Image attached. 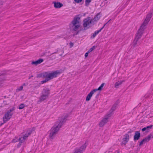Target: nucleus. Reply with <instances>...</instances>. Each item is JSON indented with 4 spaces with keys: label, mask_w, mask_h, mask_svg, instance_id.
<instances>
[{
    "label": "nucleus",
    "mask_w": 153,
    "mask_h": 153,
    "mask_svg": "<svg viewBox=\"0 0 153 153\" xmlns=\"http://www.w3.org/2000/svg\"><path fill=\"white\" fill-rule=\"evenodd\" d=\"M105 1H106L107 0H105Z\"/></svg>",
    "instance_id": "obj_40"
},
{
    "label": "nucleus",
    "mask_w": 153,
    "mask_h": 153,
    "mask_svg": "<svg viewBox=\"0 0 153 153\" xmlns=\"http://www.w3.org/2000/svg\"><path fill=\"white\" fill-rule=\"evenodd\" d=\"M45 78H46V79L45 80L42 81H41V83L42 84H43V83L48 82L49 80H48V78H47V77H45Z\"/></svg>",
    "instance_id": "obj_31"
},
{
    "label": "nucleus",
    "mask_w": 153,
    "mask_h": 153,
    "mask_svg": "<svg viewBox=\"0 0 153 153\" xmlns=\"http://www.w3.org/2000/svg\"><path fill=\"white\" fill-rule=\"evenodd\" d=\"M112 114L110 112L107 113L104 117V118L105 119L108 121V119L111 116Z\"/></svg>",
    "instance_id": "obj_22"
},
{
    "label": "nucleus",
    "mask_w": 153,
    "mask_h": 153,
    "mask_svg": "<svg viewBox=\"0 0 153 153\" xmlns=\"http://www.w3.org/2000/svg\"><path fill=\"white\" fill-rule=\"evenodd\" d=\"M140 134L139 132L138 131H136L134 136V140L136 141L139 140L140 137Z\"/></svg>",
    "instance_id": "obj_15"
},
{
    "label": "nucleus",
    "mask_w": 153,
    "mask_h": 153,
    "mask_svg": "<svg viewBox=\"0 0 153 153\" xmlns=\"http://www.w3.org/2000/svg\"><path fill=\"white\" fill-rule=\"evenodd\" d=\"M96 36V35H95V34L94 33L93 34V36H91V38H94Z\"/></svg>",
    "instance_id": "obj_39"
},
{
    "label": "nucleus",
    "mask_w": 153,
    "mask_h": 153,
    "mask_svg": "<svg viewBox=\"0 0 153 153\" xmlns=\"http://www.w3.org/2000/svg\"><path fill=\"white\" fill-rule=\"evenodd\" d=\"M86 147L85 143L82 145L79 148L76 149H75L74 153H81V152L85 150Z\"/></svg>",
    "instance_id": "obj_8"
},
{
    "label": "nucleus",
    "mask_w": 153,
    "mask_h": 153,
    "mask_svg": "<svg viewBox=\"0 0 153 153\" xmlns=\"http://www.w3.org/2000/svg\"><path fill=\"white\" fill-rule=\"evenodd\" d=\"M19 140V139L17 138H16L13 140L12 142L13 143H15L17 141Z\"/></svg>",
    "instance_id": "obj_35"
},
{
    "label": "nucleus",
    "mask_w": 153,
    "mask_h": 153,
    "mask_svg": "<svg viewBox=\"0 0 153 153\" xmlns=\"http://www.w3.org/2000/svg\"><path fill=\"white\" fill-rule=\"evenodd\" d=\"M25 107V105L23 104H20L19 107V109H21Z\"/></svg>",
    "instance_id": "obj_28"
},
{
    "label": "nucleus",
    "mask_w": 153,
    "mask_h": 153,
    "mask_svg": "<svg viewBox=\"0 0 153 153\" xmlns=\"http://www.w3.org/2000/svg\"><path fill=\"white\" fill-rule=\"evenodd\" d=\"M108 122V120L106 119L103 118L99 123V126L100 127H102Z\"/></svg>",
    "instance_id": "obj_14"
},
{
    "label": "nucleus",
    "mask_w": 153,
    "mask_h": 153,
    "mask_svg": "<svg viewBox=\"0 0 153 153\" xmlns=\"http://www.w3.org/2000/svg\"><path fill=\"white\" fill-rule=\"evenodd\" d=\"M124 82L123 80H120L116 82L114 84V87L116 88H118Z\"/></svg>",
    "instance_id": "obj_20"
},
{
    "label": "nucleus",
    "mask_w": 153,
    "mask_h": 153,
    "mask_svg": "<svg viewBox=\"0 0 153 153\" xmlns=\"http://www.w3.org/2000/svg\"><path fill=\"white\" fill-rule=\"evenodd\" d=\"M59 71H52L51 73H45L44 74V76L45 77L48 78V80H51L54 78L56 77L58 75L61 74Z\"/></svg>",
    "instance_id": "obj_4"
},
{
    "label": "nucleus",
    "mask_w": 153,
    "mask_h": 153,
    "mask_svg": "<svg viewBox=\"0 0 153 153\" xmlns=\"http://www.w3.org/2000/svg\"><path fill=\"white\" fill-rule=\"evenodd\" d=\"M152 125H151V126H147V127H146V130H147V131L148 132L149 131V129H151L152 128Z\"/></svg>",
    "instance_id": "obj_32"
},
{
    "label": "nucleus",
    "mask_w": 153,
    "mask_h": 153,
    "mask_svg": "<svg viewBox=\"0 0 153 153\" xmlns=\"http://www.w3.org/2000/svg\"><path fill=\"white\" fill-rule=\"evenodd\" d=\"M91 0H85V5L88 6L89 3L91 2Z\"/></svg>",
    "instance_id": "obj_27"
},
{
    "label": "nucleus",
    "mask_w": 153,
    "mask_h": 153,
    "mask_svg": "<svg viewBox=\"0 0 153 153\" xmlns=\"http://www.w3.org/2000/svg\"><path fill=\"white\" fill-rule=\"evenodd\" d=\"M74 1L77 3H79L82 1V0H74Z\"/></svg>",
    "instance_id": "obj_34"
},
{
    "label": "nucleus",
    "mask_w": 153,
    "mask_h": 153,
    "mask_svg": "<svg viewBox=\"0 0 153 153\" xmlns=\"http://www.w3.org/2000/svg\"><path fill=\"white\" fill-rule=\"evenodd\" d=\"M105 85V83H102L101 84L100 86L97 88L94 89L91 91L89 94L87 95L86 98V101H89L92 97V95L94 93L97 91H101L102 90L103 87Z\"/></svg>",
    "instance_id": "obj_5"
},
{
    "label": "nucleus",
    "mask_w": 153,
    "mask_h": 153,
    "mask_svg": "<svg viewBox=\"0 0 153 153\" xmlns=\"http://www.w3.org/2000/svg\"><path fill=\"white\" fill-rule=\"evenodd\" d=\"M146 25L142 24L138 30L143 33L144 30L146 28Z\"/></svg>",
    "instance_id": "obj_21"
},
{
    "label": "nucleus",
    "mask_w": 153,
    "mask_h": 153,
    "mask_svg": "<svg viewBox=\"0 0 153 153\" xmlns=\"http://www.w3.org/2000/svg\"><path fill=\"white\" fill-rule=\"evenodd\" d=\"M42 94L48 97L50 94L49 89L47 88H44L42 92Z\"/></svg>",
    "instance_id": "obj_11"
},
{
    "label": "nucleus",
    "mask_w": 153,
    "mask_h": 153,
    "mask_svg": "<svg viewBox=\"0 0 153 153\" xmlns=\"http://www.w3.org/2000/svg\"><path fill=\"white\" fill-rule=\"evenodd\" d=\"M92 22V21L89 17L84 19L83 21V25L85 30H87L90 27V25Z\"/></svg>",
    "instance_id": "obj_6"
},
{
    "label": "nucleus",
    "mask_w": 153,
    "mask_h": 153,
    "mask_svg": "<svg viewBox=\"0 0 153 153\" xmlns=\"http://www.w3.org/2000/svg\"><path fill=\"white\" fill-rule=\"evenodd\" d=\"M145 143V142L144 140L143 139L141 142H140L139 145L140 146H141L143 144H144Z\"/></svg>",
    "instance_id": "obj_33"
},
{
    "label": "nucleus",
    "mask_w": 153,
    "mask_h": 153,
    "mask_svg": "<svg viewBox=\"0 0 153 153\" xmlns=\"http://www.w3.org/2000/svg\"><path fill=\"white\" fill-rule=\"evenodd\" d=\"M146 130V127H144L142 128V131H145Z\"/></svg>",
    "instance_id": "obj_38"
},
{
    "label": "nucleus",
    "mask_w": 153,
    "mask_h": 153,
    "mask_svg": "<svg viewBox=\"0 0 153 153\" xmlns=\"http://www.w3.org/2000/svg\"><path fill=\"white\" fill-rule=\"evenodd\" d=\"M105 25V24L99 30L95 31L94 33L96 35H97L101 31V30L103 29V28L104 27V26Z\"/></svg>",
    "instance_id": "obj_26"
},
{
    "label": "nucleus",
    "mask_w": 153,
    "mask_h": 153,
    "mask_svg": "<svg viewBox=\"0 0 153 153\" xmlns=\"http://www.w3.org/2000/svg\"><path fill=\"white\" fill-rule=\"evenodd\" d=\"M44 61L42 59H39L36 61H32L31 64L33 65H37L38 64H40L42 63Z\"/></svg>",
    "instance_id": "obj_13"
},
{
    "label": "nucleus",
    "mask_w": 153,
    "mask_h": 153,
    "mask_svg": "<svg viewBox=\"0 0 153 153\" xmlns=\"http://www.w3.org/2000/svg\"><path fill=\"white\" fill-rule=\"evenodd\" d=\"M73 30L76 31L80 27L81 25L80 17L79 15L75 16L71 22Z\"/></svg>",
    "instance_id": "obj_2"
},
{
    "label": "nucleus",
    "mask_w": 153,
    "mask_h": 153,
    "mask_svg": "<svg viewBox=\"0 0 153 153\" xmlns=\"http://www.w3.org/2000/svg\"><path fill=\"white\" fill-rule=\"evenodd\" d=\"M116 105H114L111 108V110H110L109 112L110 113L113 114V111H114L116 109Z\"/></svg>",
    "instance_id": "obj_24"
},
{
    "label": "nucleus",
    "mask_w": 153,
    "mask_h": 153,
    "mask_svg": "<svg viewBox=\"0 0 153 153\" xmlns=\"http://www.w3.org/2000/svg\"><path fill=\"white\" fill-rule=\"evenodd\" d=\"M69 45L70 48L72 47L74 45V44L71 42L69 43Z\"/></svg>",
    "instance_id": "obj_36"
},
{
    "label": "nucleus",
    "mask_w": 153,
    "mask_h": 153,
    "mask_svg": "<svg viewBox=\"0 0 153 153\" xmlns=\"http://www.w3.org/2000/svg\"><path fill=\"white\" fill-rule=\"evenodd\" d=\"M5 80V78L4 76H0V88L2 87V85Z\"/></svg>",
    "instance_id": "obj_16"
},
{
    "label": "nucleus",
    "mask_w": 153,
    "mask_h": 153,
    "mask_svg": "<svg viewBox=\"0 0 153 153\" xmlns=\"http://www.w3.org/2000/svg\"><path fill=\"white\" fill-rule=\"evenodd\" d=\"M66 117L65 116H63L59 118V123L56 124L49 131V137L50 138L53 139L54 138L60 128L61 127L62 123L65 121Z\"/></svg>",
    "instance_id": "obj_1"
},
{
    "label": "nucleus",
    "mask_w": 153,
    "mask_h": 153,
    "mask_svg": "<svg viewBox=\"0 0 153 153\" xmlns=\"http://www.w3.org/2000/svg\"><path fill=\"white\" fill-rule=\"evenodd\" d=\"M96 48V47L94 46H93L88 51L89 52H91L93 50H94Z\"/></svg>",
    "instance_id": "obj_29"
},
{
    "label": "nucleus",
    "mask_w": 153,
    "mask_h": 153,
    "mask_svg": "<svg viewBox=\"0 0 153 153\" xmlns=\"http://www.w3.org/2000/svg\"><path fill=\"white\" fill-rule=\"evenodd\" d=\"M129 139V135L128 134H126L124 136L123 138V141L122 143L124 145H126L128 142Z\"/></svg>",
    "instance_id": "obj_10"
},
{
    "label": "nucleus",
    "mask_w": 153,
    "mask_h": 153,
    "mask_svg": "<svg viewBox=\"0 0 153 153\" xmlns=\"http://www.w3.org/2000/svg\"><path fill=\"white\" fill-rule=\"evenodd\" d=\"M138 40H137L136 39H135L134 40L133 42V44L134 46H135L137 44Z\"/></svg>",
    "instance_id": "obj_30"
},
{
    "label": "nucleus",
    "mask_w": 153,
    "mask_h": 153,
    "mask_svg": "<svg viewBox=\"0 0 153 153\" xmlns=\"http://www.w3.org/2000/svg\"><path fill=\"white\" fill-rule=\"evenodd\" d=\"M14 110L15 108L13 107L5 113L2 119L3 123H5L9 121L12 117L13 114L12 111H14Z\"/></svg>",
    "instance_id": "obj_3"
},
{
    "label": "nucleus",
    "mask_w": 153,
    "mask_h": 153,
    "mask_svg": "<svg viewBox=\"0 0 153 153\" xmlns=\"http://www.w3.org/2000/svg\"><path fill=\"white\" fill-rule=\"evenodd\" d=\"M48 97L42 94L41 95L39 98L38 102H42L46 100Z\"/></svg>",
    "instance_id": "obj_17"
},
{
    "label": "nucleus",
    "mask_w": 153,
    "mask_h": 153,
    "mask_svg": "<svg viewBox=\"0 0 153 153\" xmlns=\"http://www.w3.org/2000/svg\"><path fill=\"white\" fill-rule=\"evenodd\" d=\"M101 16V14L99 13L97 14L94 17V18L92 20V22H96L99 20Z\"/></svg>",
    "instance_id": "obj_18"
},
{
    "label": "nucleus",
    "mask_w": 153,
    "mask_h": 153,
    "mask_svg": "<svg viewBox=\"0 0 153 153\" xmlns=\"http://www.w3.org/2000/svg\"><path fill=\"white\" fill-rule=\"evenodd\" d=\"M143 33L138 30L135 39L137 40H139L142 36Z\"/></svg>",
    "instance_id": "obj_19"
},
{
    "label": "nucleus",
    "mask_w": 153,
    "mask_h": 153,
    "mask_svg": "<svg viewBox=\"0 0 153 153\" xmlns=\"http://www.w3.org/2000/svg\"><path fill=\"white\" fill-rule=\"evenodd\" d=\"M151 135H149L147 137H146L143 139L144 140L145 143L148 142L151 139Z\"/></svg>",
    "instance_id": "obj_23"
},
{
    "label": "nucleus",
    "mask_w": 153,
    "mask_h": 153,
    "mask_svg": "<svg viewBox=\"0 0 153 153\" xmlns=\"http://www.w3.org/2000/svg\"><path fill=\"white\" fill-rule=\"evenodd\" d=\"M29 131H30V130ZM30 133L31 132L29 131L27 132L25 134H23L22 137L19 138V143H22L24 142L25 141V140L27 139V137L29 135Z\"/></svg>",
    "instance_id": "obj_7"
},
{
    "label": "nucleus",
    "mask_w": 153,
    "mask_h": 153,
    "mask_svg": "<svg viewBox=\"0 0 153 153\" xmlns=\"http://www.w3.org/2000/svg\"><path fill=\"white\" fill-rule=\"evenodd\" d=\"M23 86H21L19 87L16 89V92H18L20 91H22L23 90Z\"/></svg>",
    "instance_id": "obj_25"
},
{
    "label": "nucleus",
    "mask_w": 153,
    "mask_h": 153,
    "mask_svg": "<svg viewBox=\"0 0 153 153\" xmlns=\"http://www.w3.org/2000/svg\"><path fill=\"white\" fill-rule=\"evenodd\" d=\"M52 4H53V7L56 8H59L63 6V4L59 1H54L52 2Z\"/></svg>",
    "instance_id": "obj_9"
},
{
    "label": "nucleus",
    "mask_w": 153,
    "mask_h": 153,
    "mask_svg": "<svg viewBox=\"0 0 153 153\" xmlns=\"http://www.w3.org/2000/svg\"><path fill=\"white\" fill-rule=\"evenodd\" d=\"M152 15L151 14H148L143 24L145 25H147L148 24V23Z\"/></svg>",
    "instance_id": "obj_12"
},
{
    "label": "nucleus",
    "mask_w": 153,
    "mask_h": 153,
    "mask_svg": "<svg viewBox=\"0 0 153 153\" xmlns=\"http://www.w3.org/2000/svg\"><path fill=\"white\" fill-rule=\"evenodd\" d=\"M89 53V52H88V51L87 53H85V57H87V56H88V53Z\"/></svg>",
    "instance_id": "obj_37"
}]
</instances>
